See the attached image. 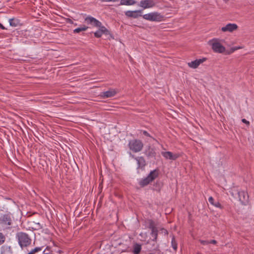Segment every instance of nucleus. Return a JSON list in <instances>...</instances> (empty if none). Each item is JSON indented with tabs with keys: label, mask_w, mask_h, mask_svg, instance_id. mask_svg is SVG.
I'll list each match as a JSON object with an SVG mask.
<instances>
[{
	"label": "nucleus",
	"mask_w": 254,
	"mask_h": 254,
	"mask_svg": "<svg viewBox=\"0 0 254 254\" xmlns=\"http://www.w3.org/2000/svg\"><path fill=\"white\" fill-rule=\"evenodd\" d=\"M159 176V170L155 169L151 171L148 176L142 179L138 183L141 188H143L152 182Z\"/></svg>",
	"instance_id": "nucleus-1"
},
{
	"label": "nucleus",
	"mask_w": 254,
	"mask_h": 254,
	"mask_svg": "<svg viewBox=\"0 0 254 254\" xmlns=\"http://www.w3.org/2000/svg\"><path fill=\"white\" fill-rule=\"evenodd\" d=\"M13 217L10 213L2 214L0 215V225L6 229L11 228L12 224Z\"/></svg>",
	"instance_id": "nucleus-2"
},
{
	"label": "nucleus",
	"mask_w": 254,
	"mask_h": 254,
	"mask_svg": "<svg viewBox=\"0 0 254 254\" xmlns=\"http://www.w3.org/2000/svg\"><path fill=\"white\" fill-rule=\"evenodd\" d=\"M16 238L18 239V243L21 248L27 247L31 243V239L28 235L24 232H19L16 234Z\"/></svg>",
	"instance_id": "nucleus-3"
},
{
	"label": "nucleus",
	"mask_w": 254,
	"mask_h": 254,
	"mask_svg": "<svg viewBox=\"0 0 254 254\" xmlns=\"http://www.w3.org/2000/svg\"><path fill=\"white\" fill-rule=\"evenodd\" d=\"M128 146L130 150L134 153H137L142 149L143 143L140 140L132 139L129 141Z\"/></svg>",
	"instance_id": "nucleus-4"
},
{
	"label": "nucleus",
	"mask_w": 254,
	"mask_h": 254,
	"mask_svg": "<svg viewBox=\"0 0 254 254\" xmlns=\"http://www.w3.org/2000/svg\"><path fill=\"white\" fill-rule=\"evenodd\" d=\"M142 17L147 20L160 22L163 20L164 16L158 12H153L143 15Z\"/></svg>",
	"instance_id": "nucleus-5"
},
{
	"label": "nucleus",
	"mask_w": 254,
	"mask_h": 254,
	"mask_svg": "<svg viewBox=\"0 0 254 254\" xmlns=\"http://www.w3.org/2000/svg\"><path fill=\"white\" fill-rule=\"evenodd\" d=\"M98 29L94 33V35L96 38H101L103 34L105 35H109L111 38H114L113 34L102 24L100 27H98Z\"/></svg>",
	"instance_id": "nucleus-6"
},
{
	"label": "nucleus",
	"mask_w": 254,
	"mask_h": 254,
	"mask_svg": "<svg viewBox=\"0 0 254 254\" xmlns=\"http://www.w3.org/2000/svg\"><path fill=\"white\" fill-rule=\"evenodd\" d=\"M119 90L117 89L110 88L106 91L101 92L100 93V96L103 99L111 98L116 96Z\"/></svg>",
	"instance_id": "nucleus-7"
},
{
	"label": "nucleus",
	"mask_w": 254,
	"mask_h": 254,
	"mask_svg": "<svg viewBox=\"0 0 254 254\" xmlns=\"http://www.w3.org/2000/svg\"><path fill=\"white\" fill-rule=\"evenodd\" d=\"M84 20L88 25H91L93 27H100L102 24L100 21L90 15L86 17Z\"/></svg>",
	"instance_id": "nucleus-8"
},
{
	"label": "nucleus",
	"mask_w": 254,
	"mask_h": 254,
	"mask_svg": "<svg viewBox=\"0 0 254 254\" xmlns=\"http://www.w3.org/2000/svg\"><path fill=\"white\" fill-rule=\"evenodd\" d=\"M212 49L215 53H223L226 49L220 43L215 40L211 44Z\"/></svg>",
	"instance_id": "nucleus-9"
},
{
	"label": "nucleus",
	"mask_w": 254,
	"mask_h": 254,
	"mask_svg": "<svg viewBox=\"0 0 254 254\" xmlns=\"http://www.w3.org/2000/svg\"><path fill=\"white\" fill-rule=\"evenodd\" d=\"M236 193L238 194L239 200L241 203L246 205L248 201L249 196L248 193L244 190H237Z\"/></svg>",
	"instance_id": "nucleus-10"
},
{
	"label": "nucleus",
	"mask_w": 254,
	"mask_h": 254,
	"mask_svg": "<svg viewBox=\"0 0 254 254\" xmlns=\"http://www.w3.org/2000/svg\"><path fill=\"white\" fill-rule=\"evenodd\" d=\"M143 10H136L134 11L128 10L125 12V15L128 17L137 18L140 16H142Z\"/></svg>",
	"instance_id": "nucleus-11"
},
{
	"label": "nucleus",
	"mask_w": 254,
	"mask_h": 254,
	"mask_svg": "<svg viewBox=\"0 0 254 254\" xmlns=\"http://www.w3.org/2000/svg\"><path fill=\"white\" fill-rule=\"evenodd\" d=\"M155 3L153 0H142L140 1L139 5L143 9L149 8L153 7Z\"/></svg>",
	"instance_id": "nucleus-12"
},
{
	"label": "nucleus",
	"mask_w": 254,
	"mask_h": 254,
	"mask_svg": "<svg viewBox=\"0 0 254 254\" xmlns=\"http://www.w3.org/2000/svg\"><path fill=\"white\" fill-rule=\"evenodd\" d=\"M161 154L166 159H170L172 160H176L180 156V154H173L170 151L162 152Z\"/></svg>",
	"instance_id": "nucleus-13"
},
{
	"label": "nucleus",
	"mask_w": 254,
	"mask_h": 254,
	"mask_svg": "<svg viewBox=\"0 0 254 254\" xmlns=\"http://www.w3.org/2000/svg\"><path fill=\"white\" fill-rule=\"evenodd\" d=\"M207 58H203L202 59H196L193 61H192L188 63L189 67L192 68H196L201 64L206 61Z\"/></svg>",
	"instance_id": "nucleus-14"
},
{
	"label": "nucleus",
	"mask_w": 254,
	"mask_h": 254,
	"mask_svg": "<svg viewBox=\"0 0 254 254\" xmlns=\"http://www.w3.org/2000/svg\"><path fill=\"white\" fill-rule=\"evenodd\" d=\"M238 28V25L235 23H229L226 26L222 27L221 30L223 32H232L237 30Z\"/></svg>",
	"instance_id": "nucleus-15"
},
{
	"label": "nucleus",
	"mask_w": 254,
	"mask_h": 254,
	"mask_svg": "<svg viewBox=\"0 0 254 254\" xmlns=\"http://www.w3.org/2000/svg\"><path fill=\"white\" fill-rule=\"evenodd\" d=\"M135 160L137 164V169H140L143 170L146 165V161L144 157L143 156H138L135 158Z\"/></svg>",
	"instance_id": "nucleus-16"
},
{
	"label": "nucleus",
	"mask_w": 254,
	"mask_h": 254,
	"mask_svg": "<svg viewBox=\"0 0 254 254\" xmlns=\"http://www.w3.org/2000/svg\"><path fill=\"white\" fill-rule=\"evenodd\" d=\"M144 154L146 155L148 158H155L156 153L154 148H151L150 146L148 148L145 150Z\"/></svg>",
	"instance_id": "nucleus-17"
},
{
	"label": "nucleus",
	"mask_w": 254,
	"mask_h": 254,
	"mask_svg": "<svg viewBox=\"0 0 254 254\" xmlns=\"http://www.w3.org/2000/svg\"><path fill=\"white\" fill-rule=\"evenodd\" d=\"M208 201L211 204H212L216 208H219L221 209L224 208V207L220 203L219 201H215L214 199L212 196H210L208 198Z\"/></svg>",
	"instance_id": "nucleus-18"
},
{
	"label": "nucleus",
	"mask_w": 254,
	"mask_h": 254,
	"mask_svg": "<svg viewBox=\"0 0 254 254\" xmlns=\"http://www.w3.org/2000/svg\"><path fill=\"white\" fill-rule=\"evenodd\" d=\"M132 248V252L133 254H139L142 249L141 245L137 243L133 244Z\"/></svg>",
	"instance_id": "nucleus-19"
},
{
	"label": "nucleus",
	"mask_w": 254,
	"mask_h": 254,
	"mask_svg": "<svg viewBox=\"0 0 254 254\" xmlns=\"http://www.w3.org/2000/svg\"><path fill=\"white\" fill-rule=\"evenodd\" d=\"M9 22L10 26L12 27H17L20 25L19 20L14 18L9 19Z\"/></svg>",
	"instance_id": "nucleus-20"
},
{
	"label": "nucleus",
	"mask_w": 254,
	"mask_h": 254,
	"mask_svg": "<svg viewBox=\"0 0 254 254\" xmlns=\"http://www.w3.org/2000/svg\"><path fill=\"white\" fill-rule=\"evenodd\" d=\"M136 3L134 0H121V5H132Z\"/></svg>",
	"instance_id": "nucleus-21"
},
{
	"label": "nucleus",
	"mask_w": 254,
	"mask_h": 254,
	"mask_svg": "<svg viewBox=\"0 0 254 254\" xmlns=\"http://www.w3.org/2000/svg\"><path fill=\"white\" fill-rule=\"evenodd\" d=\"M146 223L148 225V228L151 230L157 229L155 222L152 219H148L146 221Z\"/></svg>",
	"instance_id": "nucleus-22"
},
{
	"label": "nucleus",
	"mask_w": 254,
	"mask_h": 254,
	"mask_svg": "<svg viewBox=\"0 0 254 254\" xmlns=\"http://www.w3.org/2000/svg\"><path fill=\"white\" fill-rule=\"evenodd\" d=\"M88 28V27L83 25L79 27L75 28L73 30V33H79L80 32L85 31Z\"/></svg>",
	"instance_id": "nucleus-23"
},
{
	"label": "nucleus",
	"mask_w": 254,
	"mask_h": 254,
	"mask_svg": "<svg viewBox=\"0 0 254 254\" xmlns=\"http://www.w3.org/2000/svg\"><path fill=\"white\" fill-rule=\"evenodd\" d=\"M158 229L157 228L155 230H151V235L153 237V241H156L158 236Z\"/></svg>",
	"instance_id": "nucleus-24"
},
{
	"label": "nucleus",
	"mask_w": 254,
	"mask_h": 254,
	"mask_svg": "<svg viewBox=\"0 0 254 254\" xmlns=\"http://www.w3.org/2000/svg\"><path fill=\"white\" fill-rule=\"evenodd\" d=\"M171 245H172V247L173 248V249L175 251H177V248H178V244H177V242L175 240V238L174 237H173V238L172 239Z\"/></svg>",
	"instance_id": "nucleus-25"
},
{
	"label": "nucleus",
	"mask_w": 254,
	"mask_h": 254,
	"mask_svg": "<svg viewBox=\"0 0 254 254\" xmlns=\"http://www.w3.org/2000/svg\"><path fill=\"white\" fill-rule=\"evenodd\" d=\"M43 247H36L34 248V249L32 250L30 252L32 253V254H34L36 253L39 252L41 251L42 250V248Z\"/></svg>",
	"instance_id": "nucleus-26"
},
{
	"label": "nucleus",
	"mask_w": 254,
	"mask_h": 254,
	"mask_svg": "<svg viewBox=\"0 0 254 254\" xmlns=\"http://www.w3.org/2000/svg\"><path fill=\"white\" fill-rule=\"evenodd\" d=\"M5 240V237L4 235L2 233L0 232V245L4 243Z\"/></svg>",
	"instance_id": "nucleus-27"
},
{
	"label": "nucleus",
	"mask_w": 254,
	"mask_h": 254,
	"mask_svg": "<svg viewBox=\"0 0 254 254\" xmlns=\"http://www.w3.org/2000/svg\"><path fill=\"white\" fill-rule=\"evenodd\" d=\"M140 133L144 135V136H147V137H149L151 138H152L153 139L155 140V139L154 138H153L150 135V134L146 130H141L140 131Z\"/></svg>",
	"instance_id": "nucleus-28"
},
{
	"label": "nucleus",
	"mask_w": 254,
	"mask_h": 254,
	"mask_svg": "<svg viewBox=\"0 0 254 254\" xmlns=\"http://www.w3.org/2000/svg\"><path fill=\"white\" fill-rule=\"evenodd\" d=\"M200 243L203 245H207L209 244V241L207 240H200Z\"/></svg>",
	"instance_id": "nucleus-29"
},
{
	"label": "nucleus",
	"mask_w": 254,
	"mask_h": 254,
	"mask_svg": "<svg viewBox=\"0 0 254 254\" xmlns=\"http://www.w3.org/2000/svg\"><path fill=\"white\" fill-rule=\"evenodd\" d=\"M242 122L243 123H244V124H246L247 126H249V125H250V122H249V121H247V120L246 119H243L242 120Z\"/></svg>",
	"instance_id": "nucleus-30"
},
{
	"label": "nucleus",
	"mask_w": 254,
	"mask_h": 254,
	"mask_svg": "<svg viewBox=\"0 0 254 254\" xmlns=\"http://www.w3.org/2000/svg\"><path fill=\"white\" fill-rule=\"evenodd\" d=\"M209 244L215 245L217 244V241L215 240H212L209 241Z\"/></svg>",
	"instance_id": "nucleus-31"
},
{
	"label": "nucleus",
	"mask_w": 254,
	"mask_h": 254,
	"mask_svg": "<svg viewBox=\"0 0 254 254\" xmlns=\"http://www.w3.org/2000/svg\"><path fill=\"white\" fill-rule=\"evenodd\" d=\"M51 154V155H52L53 157H52L51 156H50V157L52 158V159L53 160H54V159H55L56 160L57 158V155H54L53 153H50ZM54 161V160H53Z\"/></svg>",
	"instance_id": "nucleus-32"
},
{
	"label": "nucleus",
	"mask_w": 254,
	"mask_h": 254,
	"mask_svg": "<svg viewBox=\"0 0 254 254\" xmlns=\"http://www.w3.org/2000/svg\"><path fill=\"white\" fill-rule=\"evenodd\" d=\"M49 52H50V53L49 52V55H53L54 54H53L52 53L55 52L56 51L51 49V50H49Z\"/></svg>",
	"instance_id": "nucleus-33"
},
{
	"label": "nucleus",
	"mask_w": 254,
	"mask_h": 254,
	"mask_svg": "<svg viewBox=\"0 0 254 254\" xmlns=\"http://www.w3.org/2000/svg\"><path fill=\"white\" fill-rule=\"evenodd\" d=\"M129 154H130V156L132 158H133V159H135V158H137V157H135L134 155L132 154L131 153H129Z\"/></svg>",
	"instance_id": "nucleus-34"
},
{
	"label": "nucleus",
	"mask_w": 254,
	"mask_h": 254,
	"mask_svg": "<svg viewBox=\"0 0 254 254\" xmlns=\"http://www.w3.org/2000/svg\"><path fill=\"white\" fill-rule=\"evenodd\" d=\"M0 28L1 29H3V30L6 29V28H5V27L2 25V24H1L0 23Z\"/></svg>",
	"instance_id": "nucleus-35"
},
{
	"label": "nucleus",
	"mask_w": 254,
	"mask_h": 254,
	"mask_svg": "<svg viewBox=\"0 0 254 254\" xmlns=\"http://www.w3.org/2000/svg\"><path fill=\"white\" fill-rule=\"evenodd\" d=\"M51 171H52V175L53 176H56V175H57V174L55 173V172H53V171H52V169H51Z\"/></svg>",
	"instance_id": "nucleus-36"
},
{
	"label": "nucleus",
	"mask_w": 254,
	"mask_h": 254,
	"mask_svg": "<svg viewBox=\"0 0 254 254\" xmlns=\"http://www.w3.org/2000/svg\"><path fill=\"white\" fill-rule=\"evenodd\" d=\"M48 250V246H47V247H46V249H45V250H44V252H43V254H48V253H45V251H46V250Z\"/></svg>",
	"instance_id": "nucleus-37"
},
{
	"label": "nucleus",
	"mask_w": 254,
	"mask_h": 254,
	"mask_svg": "<svg viewBox=\"0 0 254 254\" xmlns=\"http://www.w3.org/2000/svg\"><path fill=\"white\" fill-rule=\"evenodd\" d=\"M56 165H57V160L56 161ZM59 166H57V165L55 166V169L56 171H57V170L58 169Z\"/></svg>",
	"instance_id": "nucleus-38"
},
{
	"label": "nucleus",
	"mask_w": 254,
	"mask_h": 254,
	"mask_svg": "<svg viewBox=\"0 0 254 254\" xmlns=\"http://www.w3.org/2000/svg\"><path fill=\"white\" fill-rule=\"evenodd\" d=\"M105 0L106 1H111L112 0Z\"/></svg>",
	"instance_id": "nucleus-39"
},
{
	"label": "nucleus",
	"mask_w": 254,
	"mask_h": 254,
	"mask_svg": "<svg viewBox=\"0 0 254 254\" xmlns=\"http://www.w3.org/2000/svg\"><path fill=\"white\" fill-rule=\"evenodd\" d=\"M52 97H49V99H52Z\"/></svg>",
	"instance_id": "nucleus-40"
},
{
	"label": "nucleus",
	"mask_w": 254,
	"mask_h": 254,
	"mask_svg": "<svg viewBox=\"0 0 254 254\" xmlns=\"http://www.w3.org/2000/svg\"><path fill=\"white\" fill-rule=\"evenodd\" d=\"M32 254V253H31V252H29L28 254Z\"/></svg>",
	"instance_id": "nucleus-41"
},
{
	"label": "nucleus",
	"mask_w": 254,
	"mask_h": 254,
	"mask_svg": "<svg viewBox=\"0 0 254 254\" xmlns=\"http://www.w3.org/2000/svg\"><path fill=\"white\" fill-rule=\"evenodd\" d=\"M74 25L75 26H76V25H77V23H75V24H74Z\"/></svg>",
	"instance_id": "nucleus-42"
},
{
	"label": "nucleus",
	"mask_w": 254,
	"mask_h": 254,
	"mask_svg": "<svg viewBox=\"0 0 254 254\" xmlns=\"http://www.w3.org/2000/svg\"><path fill=\"white\" fill-rule=\"evenodd\" d=\"M51 242L52 243V244L54 245V242L51 241Z\"/></svg>",
	"instance_id": "nucleus-43"
},
{
	"label": "nucleus",
	"mask_w": 254,
	"mask_h": 254,
	"mask_svg": "<svg viewBox=\"0 0 254 254\" xmlns=\"http://www.w3.org/2000/svg\"><path fill=\"white\" fill-rule=\"evenodd\" d=\"M49 254H52L51 252H49Z\"/></svg>",
	"instance_id": "nucleus-44"
}]
</instances>
